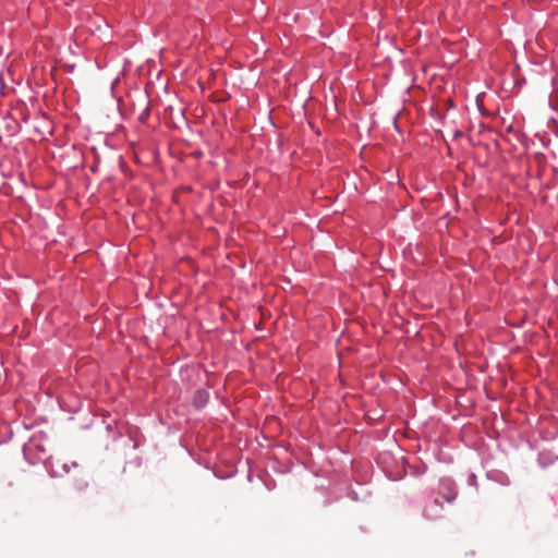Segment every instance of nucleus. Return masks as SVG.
Masks as SVG:
<instances>
[{"label":"nucleus","instance_id":"nucleus-1","mask_svg":"<svg viewBox=\"0 0 558 558\" xmlns=\"http://www.w3.org/2000/svg\"><path fill=\"white\" fill-rule=\"evenodd\" d=\"M438 493L448 504H452L458 495L454 481L450 477L440 478Z\"/></svg>","mask_w":558,"mask_h":558},{"label":"nucleus","instance_id":"nucleus-2","mask_svg":"<svg viewBox=\"0 0 558 558\" xmlns=\"http://www.w3.org/2000/svg\"><path fill=\"white\" fill-rule=\"evenodd\" d=\"M442 510V504L437 498H433L432 500L426 502L423 510V514L427 519L436 520L441 517Z\"/></svg>","mask_w":558,"mask_h":558},{"label":"nucleus","instance_id":"nucleus-3","mask_svg":"<svg viewBox=\"0 0 558 558\" xmlns=\"http://www.w3.org/2000/svg\"><path fill=\"white\" fill-rule=\"evenodd\" d=\"M209 400V393L204 389H198L195 391L193 397V403L196 408H203L207 404Z\"/></svg>","mask_w":558,"mask_h":558},{"label":"nucleus","instance_id":"nucleus-4","mask_svg":"<svg viewBox=\"0 0 558 558\" xmlns=\"http://www.w3.org/2000/svg\"><path fill=\"white\" fill-rule=\"evenodd\" d=\"M61 469L62 470L59 471V470L54 469V466L52 465L51 466V475L52 476H60L63 473H68L70 471V466L68 464H65V463L61 465Z\"/></svg>","mask_w":558,"mask_h":558},{"label":"nucleus","instance_id":"nucleus-5","mask_svg":"<svg viewBox=\"0 0 558 558\" xmlns=\"http://www.w3.org/2000/svg\"><path fill=\"white\" fill-rule=\"evenodd\" d=\"M33 446H34V440L32 439L28 444H26L24 446V453L27 454V452H29L32 450Z\"/></svg>","mask_w":558,"mask_h":558},{"label":"nucleus","instance_id":"nucleus-6","mask_svg":"<svg viewBox=\"0 0 558 558\" xmlns=\"http://www.w3.org/2000/svg\"><path fill=\"white\" fill-rule=\"evenodd\" d=\"M469 483L471 485H475L476 484V476L474 474H471L470 477H469Z\"/></svg>","mask_w":558,"mask_h":558},{"label":"nucleus","instance_id":"nucleus-7","mask_svg":"<svg viewBox=\"0 0 558 558\" xmlns=\"http://www.w3.org/2000/svg\"><path fill=\"white\" fill-rule=\"evenodd\" d=\"M539 462L543 463V453L539 456Z\"/></svg>","mask_w":558,"mask_h":558}]
</instances>
